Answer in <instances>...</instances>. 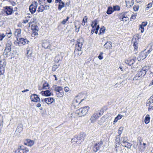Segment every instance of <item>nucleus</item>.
Masks as SVG:
<instances>
[{
  "label": "nucleus",
  "mask_w": 153,
  "mask_h": 153,
  "mask_svg": "<svg viewBox=\"0 0 153 153\" xmlns=\"http://www.w3.org/2000/svg\"><path fill=\"white\" fill-rule=\"evenodd\" d=\"M84 41V39L82 38L78 39L76 41L74 53L78 55H80L82 53L81 49Z\"/></svg>",
  "instance_id": "f257e3e1"
},
{
  "label": "nucleus",
  "mask_w": 153,
  "mask_h": 153,
  "mask_svg": "<svg viewBox=\"0 0 153 153\" xmlns=\"http://www.w3.org/2000/svg\"><path fill=\"white\" fill-rule=\"evenodd\" d=\"M89 108L88 106H84L77 110L76 113L79 117L84 116L88 112Z\"/></svg>",
  "instance_id": "f03ea898"
},
{
  "label": "nucleus",
  "mask_w": 153,
  "mask_h": 153,
  "mask_svg": "<svg viewBox=\"0 0 153 153\" xmlns=\"http://www.w3.org/2000/svg\"><path fill=\"white\" fill-rule=\"evenodd\" d=\"M127 12H123L121 13H120L118 15V18L120 21L126 22L128 20V18L126 14Z\"/></svg>",
  "instance_id": "7ed1b4c3"
},
{
  "label": "nucleus",
  "mask_w": 153,
  "mask_h": 153,
  "mask_svg": "<svg viewBox=\"0 0 153 153\" xmlns=\"http://www.w3.org/2000/svg\"><path fill=\"white\" fill-rule=\"evenodd\" d=\"M149 54V52H146L145 50L141 52L139 54V56L137 58V59L138 61L143 60L145 59Z\"/></svg>",
  "instance_id": "20e7f679"
},
{
  "label": "nucleus",
  "mask_w": 153,
  "mask_h": 153,
  "mask_svg": "<svg viewBox=\"0 0 153 153\" xmlns=\"http://www.w3.org/2000/svg\"><path fill=\"white\" fill-rule=\"evenodd\" d=\"M38 6V3L36 1H34L29 6V10L31 14L34 13L36 10Z\"/></svg>",
  "instance_id": "39448f33"
},
{
  "label": "nucleus",
  "mask_w": 153,
  "mask_h": 153,
  "mask_svg": "<svg viewBox=\"0 0 153 153\" xmlns=\"http://www.w3.org/2000/svg\"><path fill=\"white\" fill-rule=\"evenodd\" d=\"M6 65V62L4 61L0 62V72L1 75H3L5 70V68Z\"/></svg>",
  "instance_id": "423d86ee"
},
{
  "label": "nucleus",
  "mask_w": 153,
  "mask_h": 153,
  "mask_svg": "<svg viewBox=\"0 0 153 153\" xmlns=\"http://www.w3.org/2000/svg\"><path fill=\"white\" fill-rule=\"evenodd\" d=\"M12 42L11 41L9 40L7 41L6 47L4 50V53H6L7 54V53L10 51L11 50Z\"/></svg>",
  "instance_id": "0eeeda50"
},
{
  "label": "nucleus",
  "mask_w": 153,
  "mask_h": 153,
  "mask_svg": "<svg viewBox=\"0 0 153 153\" xmlns=\"http://www.w3.org/2000/svg\"><path fill=\"white\" fill-rule=\"evenodd\" d=\"M84 100V99L80 100L78 98V96L76 97L74 99L73 101V104L74 107L78 106Z\"/></svg>",
  "instance_id": "6e6552de"
},
{
  "label": "nucleus",
  "mask_w": 153,
  "mask_h": 153,
  "mask_svg": "<svg viewBox=\"0 0 153 153\" xmlns=\"http://www.w3.org/2000/svg\"><path fill=\"white\" fill-rule=\"evenodd\" d=\"M42 46L45 49H50V44L49 41L48 40H45L43 41Z\"/></svg>",
  "instance_id": "1a4fd4ad"
},
{
  "label": "nucleus",
  "mask_w": 153,
  "mask_h": 153,
  "mask_svg": "<svg viewBox=\"0 0 153 153\" xmlns=\"http://www.w3.org/2000/svg\"><path fill=\"white\" fill-rule=\"evenodd\" d=\"M30 99L32 101L36 102H40V100L38 95L35 94H33L30 96Z\"/></svg>",
  "instance_id": "9d476101"
},
{
  "label": "nucleus",
  "mask_w": 153,
  "mask_h": 153,
  "mask_svg": "<svg viewBox=\"0 0 153 153\" xmlns=\"http://www.w3.org/2000/svg\"><path fill=\"white\" fill-rule=\"evenodd\" d=\"M132 42L133 45V46L134 48V51L135 53H136L137 52H136V51H137L138 48L137 45L138 44V41L137 39L136 38H133L132 40Z\"/></svg>",
  "instance_id": "9b49d317"
},
{
  "label": "nucleus",
  "mask_w": 153,
  "mask_h": 153,
  "mask_svg": "<svg viewBox=\"0 0 153 153\" xmlns=\"http://www.w3.org/2000/svg\"><path fill=\"white\" fill-rule=\"evenodd\" d=\"M144 75L142 74V72L139 71H138L137 73L136 74L135 76L134 77L133 81L139 80L142 78L144 76Z\"/></svg>",
  "instance_id": "f8f14e48"
},
{
  "label": "nucleus",
  "mask_w": 153,
  "mask_h": 153,
  "mask_svg": "<svg viewBox=\"0 0 153 153\" xmlns=\"http://www.w3.org/2000/svg\"><path fill=\"white\" fill-rule=\"evenodd\" d=\"M102 141H100L98 143H96L94 146L93 150L95 152H97L99 150L101 146L102 145Z\"/></svg>",
  "instance_id": "ddd939ff"
},
{
  "label": "nucleus",
  "mask_w": 153,
  "mask_h": 153,
  "mask_svg": "<svg viewBox=\"0 0 153 153\" xmlns=\"http://www.w3.org/2000/svg\"><path fill=\"white\" fill-rule=\"evenodd\" d=\"M4 12L7 15H11L12 13L13 10V9L10 7L6 6L4 7Z\"/></svg>",
  "instance_id": "4468645a"
},
{
  "label": "nucleus",
  "mask_w": 153,
  "mask_h": 153,
  "mask_svg": "<svg viewBox=\"0 0 153 153\" xmlns=\"http://www.w3.org/2000/svg\"><path fill=\"white\" fill-rule=\"evenodd\" d=\"M136 59V58H130L128 60L125 61V62L128 65L131 66L135 62Z\"/></svg>",
  "instance_id": "2eb2a0df"
},
{
  "label": "nucleus",
  "mask_w": 153,
  "mask_h": 153,
  "mask_svg": "<svg viewBox=\"0 0 153 153\" xmlns=\"http://www.w3.org/2000/svg\"><path fill=\"white\" fill-rule=\"evenodd\" d=\"M85 137V134L84 133H82L80 134L79 136H77L78 140V143H81V142L84 141Z\"/></svg>",
  "instance_id": "dca6fc26"
},
{
  "label": "nucleus",
  "mask_w": 153,
  "mask_h": 153,
  "mask_svg": "<svg viewBox=\"0 0 153 153\" xmlns=\"http://www.w3.org/2000/svg\"><path fill=\"white\" fill-rule=\"evenodd\" d=\"M29 42V41L27 39L21 38L19 39V41L18 44L19 45L22 44L23 45H24L25 44H28Z\"/></svg>",
  "instance_id": "f3484780"
},
{
  "label": "nucleus",
  "mask_w": 153,
  "mask_h": 153,
  "mask_svg": "<svg viewBox=\"0 0 153 153\" xmlns=\"http://www.w3.org/2000/svg\"><path fill=\"white\" fill-rule=\"evenodd\" d=\"M120 135H117L116 137L115 142V148H117L119 146L120 143Z\"/></svg>",
  "instance_id": "a211bd4d"
},
{
  "label": "nucleus",
  "mask_w": 153,
  "mask_h": 153,
  "mask_svg": "<svg viewBox=\"0 0 153 153\" xmlns=\"http://www.w3.org/2000/svg\"><path fill=\"white\" fill-rule=\"evenodd\" d=\"M54 100V99L52 97H48L44 99V102L48 104H51Z\"/></svg>",
  "instance_id": "6ab92c4d"
},
{
  "label": "nucleus",
  "mask_w": 153,
  "mask_h": 153,
  "mask_svg": "<svg viewBox=\"0 0 153 153\" xmlns=\"http://www.w3.org/2000/svg\"><path fill=\"white\" fill-rule=\"evenodd\" d=\"M149 66H146L143 67L142 69L139 71L142 72V74L145 75L146 72L149 70Z\"/></svg>",
  "instance_id": "aec40b11"
},
{
  "label": "nucleus",
  "mask_w": 153,
  "mask_h": 153,
  "mask_svg": "<svg viewBox=\"0 0 153 153\" xmlns=\"http://www.w3.org/2000/svg\"><path fill=\"white\" fill-rule=\"evenodd\" d=\"M153 105V94L148 100L146 102V106H149L151 105Z\"/></svg>",
  "instance_id": "412c9836"
},
{
  "label": "nucleus",
  "mask_w": 153,
  "mask_h": 153,
  "mask_svg": "<svg viewBox=\"0 0 153 153\" xmlns=\"http://www.w3.org/2000/svg\"><path fill=\"white\" fill-rule=\"evenodd\" d=\"M41 93L42 95L46 97L50 96L51 95V93L49 90L42 91Z\"/></svg>",
  "instance_id": "4be33fe9"
},
{
  "label": "nucleus",
  "mask_w": 153,
  "mask_h": 153,
  "mask_svg": "<svg viewBox=\"0 0 153 153\" xmlns=\"http://www.w3.org/2000/svg\"><path fill=\"white\" fill-rule=\"evenodd\" d=\"M99 118L98 116L96 114V113H94L91 117L90 120L91 121V122H95Z\"/></svg>",
  "instance_id": "5701e85b"
},
{
  "label": "nucleus",
  "mask_w": 153,
  "mask_h": 153,
  "mask_svg": "<svg viewBox=\"0 0 153 153\" xmlns=\"http://www.w3.org/2000/svg\"><path fill=\"white\" fill-rule=\"evenodd\" d=\"M111 45L112 43L109 41H108L104 45L103 47L106 49L110 48L112 47Z\"/></svg>",
  "instance_id": "b1692460"
},
{
  "label": "nucleus",
  "mask_w": 153,
  "mask_h": 153,
  "mask_svg": "<svg viewBox=\"0 0 153 153\" xmlns=\"http://www.w3.org/2000/svg\"><path fill=\"white\" fill-rule=\"evenodd\" d=\"M53 87L54 88L55 91H56V92L63 91L62 88L61 86H58L56 85H55Z\"/></svg>",
  "instance_id": "393cba45"
},
{
  "label": "nucleus",
  "mask_w": 153,
  "mask_h": 153,
  "mask_svg": "<svg viewBox=\"0 0 153 153\" xmlns=\"http://www.w3.org/2000/svg\"><path fill=\"white\" fill-rule=\"evenodd\" d=\"M126 6L127 7H131L134 4V0H131V1L126 0Z\"/></svg>",
  "instance_id": "a878e982"
},
{
  "label": "nucleus",
  "mask_w": 153,
  "mask_h": 153,
  "mask_svg": "<svg viewBox=\"0 0 153 153\" xmlns=\"http://www.w3.org/2000/svg\"><path fill=\"white\" fill-rule=\"evenodd\" d=\"M122 142L121 143L122 144H125L127 143L128 140V137H122L121 138Z\"/></svg>",
  "instance_id": "bb28decb"
},
{
  "label": "nucleus",
  "mask_w": 153,
  "mask_h": 153,
  "mask_svg": "<svg viewBox=\"0 0 153 153\" xmlns=\"http://www.w3.org/2000/svg\"><path fill=\"white\" fill-rule=\"evenodd\" d=\"M78 141L79 140L77 136H74V138L71 139V142L74 144L75 143L77 144H79V143H78Z\"/></svg>",
  "instance_id": "cd10ccee"
},
{
  "label": "nucleus",
  "mask_w": 153,
  "mask_h": 153,
  "mask_svg": "<svg viewBox=\"0 0 153 153\" xmlns=\"http://www.w3.org/2000/svg\"><path fill=\"white\" fill-rule=\"evenodd\" d=\"M23 130L22 126V125L20 124L17 127L16 132L20 133Z\"/></svg>",
  "instance_id": "c85d7f7f"
},
{
  "label": "nucleus",
  "mask_w": 153,
  "mask_h": 153,
  "mask_svg": "<svg viewBox=\"0 0 153 153\" xmlns=\"http://www.w3.org/2000/svg\"><path fill=\"white\" fill-rule=\"evenodd\" d=\"M123 116L120 114H118L116 117L115 118L114 120L113 121L114 123H115L117 122L119 120L121 119Z\"/></svg>",
  "instance_id": "c756f323"
},
{
  "label": "nucleus",
  "mask_w": 153,
  "mask_h": 153,
  "mask_svg": "<svg viewBox=\"0 0 153 153\" xmlns=\"http://www.w3.org/2000/svg\"><path fill=\"white\" fill-rule=\"evenodd\" d=\"M114 11L113 8L112 7H109L108 8L106 13L108 15H110Z\"/></svg>",
  "instance_id": "7c9ffc66"
},
{
  "label": "nucleus",
  "mask_w": 153,
  "mask_h": 153,
  "mask_svg": "<svg viewBox=\"0 0 153 153\" xmlns=\"http://www.w3.org/2000/svg\"><path fill=\"white\" fill-rule=\"evenodd\" d=\"M26 141L28 143V146L31 147L34 145V142L33 141L29 139H27Z\"/></svg>",
  "instance_id": "2f4dec72"
},
{
  "label": "nucleus",
  "mask_w": 153,
  "mask_h": 153,
  "mask_svg": "<svg viewBox=\"0 0 153 153\" xmlns=\"http://www.w3.org/2000/svg\"><path fill=\"white\" fill-rule=\"evenodd\" d=\"M150 117L149 114H147L145 118L144 122L146 124H147L149 122Z\"/></svg>",
  "instance_id": "473e14b6"
},
{
  "label": "nucleus",
  "mask_w": 153,
  "mask_h": 153,
  "mask_svg": "<svg viewBox=\"0 0 153 153\" xmlns=\"http://www.w3.org/2000/svg\"><path fill=\"white\" fill-rule=\"evenodd\" d=\"M45 9V7L43 5H41L39 7L37 11L38 13L42 12Z\"/></svg>",
  "instance_id": "72a5a7b5"
},
{
  "label": "nucleus",
  "mask_w": 153,
  "mask_h": 153,
  "mask_svg": "<svg viewBox=\"0 0 153 153\" xmlns=\"http://www.w3.org/2000/svg\"><path fill=\"white\" fill-rule=\"evenodd\" d=\"M3 117L0 116V132L1 133L2 128L3 127Z\"/></svg>",
  "instance_id": "f704fd0d"
},
{
  "label": "nucleus",
  "mask_w": 153,
  "mask_h": 153,
  "mask_svg": "<svg viewBox=\"0 0 153 153\" xmlns=\"http://www.w3.org/2000/svg\"><path fill=\"white\" fill-rule=\"evenodd\" d=\"M149 49L147 51V52L149 53L153 49V43L150 44L148 46Z\"/></svg>",
  "instance_id": "c9c22d12"
},
{
  "label": "nucleus",
  "mask_w": 153,
  "mask_h": 153,
  "mask_svg": "<svg viewBox=\"0 0 153 153\" xmlns=\"http://www.w3.org/2000/svg\"><path fill=\"white\" fill-rule=\"evenodd\" d=\"M65 3L64 2H61L58 5V9L61 10V9L65 7Z\"/></svg>",
  "instance_id": "e433bc0d"
},
{
  "label": "nucleus",
  "mask_w": 153,
  "mask_h": 153,
  "mask_svg": "<svg viewBox=\"0 0 153 153\" xmlns=\"http://www.w3.org/2000/svg\"><path fill=\"white\" fill-rule=\"evenodd\" d=\"M49 86V84L46 82L44 83L43 85V87L42 89H47L49 88L48 86Z\"/></svg>",
  "instance_id": "4c0bfd02"
},
{
  "label": "nucleus",
  "mask_w": 153,
  "mask_h": 153,
  "mask_svg": "<svg viewBox=\"0 0 153 153\" xmlns=\"http://www.w3.org/2000/svg\"><path fill=\"white\" fill-rule=\"evenodd\" d=\"M95 113L98 116V117H99L101 116L102 115L103 113V111L102 109L98 110L97 111H96Z\"/></svg>",
  "instance_id": "58836bf2"
},
{
  "label": "nucleus",
  "mask_w": 153,
  "mask_h": 153,
  "mask_svg": "<svg viewBox=\"0 0 153 153\" xmlns=\"http://www.w3.org/2000/svg\"><path fill=\"white\" fill-rule=\"evenodd\" d=\"M146 147L144 146L141 145L138 146V149L139 151L143 152L145 149Z\"/></svg>",
  "instance_id": "ea45409f"
},
{
  "label": "nucleus",
  "mask_w": 153,
  "mask_h": 153,
  "mask_svg": "<svg viewBox=\"0 0 153 153\" xmlns=\"http://www.w3.org/2000/svg\"><path fill=\"white\" fill-rule=\"evenodd\" d=\"M56 94L57 97H61L63 96L64 93L63 91H62L59 92H56Z\"/></svg>",
  "instance_id": "a19ab883"
},
{
  "label": "nucleus",
  "mask_w": 153,
  "mask_h": 153,
  "mask_svg": "<svg viewBox=\"0 0 153 153\" xmlns=\"http://www.w3.org/2000/svg\"><path fill=\"white\" fill-rule=\"evenodd\" d=\"M122 145L126 147H127L129 149H130L131 148V144L130 143H128V142H127V143H126L125 144H122Z\"/></svg>",
  "instance_id": "79ce46f5"
},
{
  "label": "nucleus",
  "mask_w": 153,
  "mask_h": 153,
  "mask_svg": "<svg viewBox=\"0 0 153 153\" xmlns=\"http://www.w3.org/2000/svg\"><path fill=\"white\" fill-rule=\"evenodd\" d=\"M105 30V28L104 27H103V28H101L99 34L100 35L101 34H103L104 33Z\"/></svg>",
  "instance_id": "37998d69"
},
{
  "label": "nucleus",
  "mask_w": 153,
  "mask_h": 153,
  "mask_svg": "<svg viewBox=\"0 0 153 153\" xmlns=\"http://www.w3.org/2000/svg\"><path fill=\"white\" fill-rule=\"evenodd\" d=\"M113 9L114 11H119L120 10V7L118 5L115 6L113 7Z\"/></svg>",
  "instance_id": "c03bdc74"
},
{
  "label": "nucleus",
  "mask_w": 153,
  "mask_h": 153,
  "mask_svg": "<svg viewBox=\"0 0 153 153\" xmlns=\"http://www.w3.org/2000/svg\"><path fill=\"white\" fill-rule=\"evenodd\" d=\"M59 65H54L52 68V71L53 72L55 71L58 68Z\"/></svg>",
  "instance_id": "a18cd8bd"
},
{
  "label": "nucleus",
  "mask_w": 153,
  "mask_h": 153,
  "mask_svg": "<svg viewBox=\"0 0 153 153\" xmlns=\"http://www.w3.org/2000/svg\"><path fill=\"white\" fill-rule=\"evenodd\" d=\"M69 18L67 16L66 19H63L62 21L61 22V23L63 25H65L67 21H68Z\"/></svg>",
  "instance_id": "49530a36"
},
{
  "label": "nucleus",
  "mask_w": 153,
  "mask_h": 153,
  "mask_svg": "<svg viewBox=\"0 0 153 153\" xmlns=\"http://www.w3.org/2000/svg\"><path fill=\"white\" fill-rule=\"evenodd\" d=\"M123 128L122 127H120L118 129V134L119 135H120V136L121 134H122V131H123Z\"/></svg>",
  "instance_id": "de8ad7c7"
},
{
  "label": "nucleus",
  "mask_w": 153,
  "mask_h": 153,
  "mask_svg": "<svg viewBox=\"0 0 153 153\" xmlns=\"http://www.w3.org/2000/svg\"><path fill=\"white\" fill-rule=\"evenodd\" d=\"M148 106V111H151L153 110V106L151 105H149V106Z\"/></svg>",
  "instance_id": "09e8293b"
},
{
  "label": "nucleus",
  "mask_w": 153,
  "mask_h": 153,
  "mask_svg": "<svg viewBox=\"0 0 153 153\" xmlns=\"http://www.w3.org/2000/svg\"><path fill=\"white\" fill-rule=\"evenodd\" d=\"M152 3H149L148 4L147 7L146 8V10H148L150 8L152 7Z\"/></svg>",
  "instance_id": "8fccbe9b"
},
{
  "label": "nucleus",
  "mask_w": 153,
  "mask_h": 153,
  "mask_svg": "<svg viewBox=\"0 0 153 153\" xmlns=\"http://www.w3.org/2000/svg\"><path fill=\"white\" fill-rule=\"evenodd\" d=\"M139 7V5H134L133 7V9L134 11H137L138 10Z\"/></svg>",
  "instance_id": "3c124183"
},
{
  "label": "nucleus",
  "mask_w": 153,
  "mask_h": 153,
  "mask_svg": "<svg viewBox=\"0 0 153 153\" xmlns=\"http://www.w3.org/2000/svg\"><path fill=\"white\" fill-rule=\"evenodd\" d=\"M5 35L4 33L0 34V40L1 41L5 37Z\"/></svg>",
  "instance_id": "603ef678"
},
{
  "label": "nucleus",
  "mask_w": 153,
  "mask_h": 153,
  "mask_svg": "<svg viewBox=\"0 0 153 153\" xmlns=\"http://www.w3.org/2000/svg\"><path fill=\"white\" fill-rule=\"evenodd\" d=\"M100 28L99 25H97L96 27V28H94L95 29V33L96 34H97L98 30Z\"/></svg>",
  "instance_id": "864d4df0"
},
{
  "label": "nucleus",
  "mask_w": 153,
  "mask_h": 153,
  "mask_svg": "<svg viewBox=\"0 0 153 153\" xmlns=\"http://www.w3.org/2000/svg\"><path fill=\"white\" fill-rule=\"evenodd\" d=\"M139 29L141 30V32L142 33H143L144 31V27H143L141 25H140Z\"/></svg>",
  "instance_id": "5fc2aeb1"
},
{
  "label": "nucleus",
  "mask_w": 153,
  "mask_h": 153,
  "mask_svg": "<svg viewBox=\"0 0 153 153\" xmlns=\"http://www.w3.org/2000/svg\"><path fill=\"white\" fill-rule=\"evenodd\" d=\"M147 24V22H143L142 23L141 25H142L143 27H145L146 26Z\"/></svg>",
  "instance_id": "6e6d98bb"
},
{
  "label": "nucleus",
  "mask_w": 153,
  "mask_h": 153,
  "mask_svg": "<svg viewBox=\"0 0 153 153\" xmlns=\"http://www.w3.org/2000/svg\"><path fill=\"white\" fill-rule=\"evenodd\" d=\"M92 23L96 27V26H97V22L96 20H94V21L92 22Z\"/></svg>",
  "instance_id": "4d7b16f0"
},
{
  "label": "nucleus",
  "mask_w": 153,
  "mask_h": 153,
  "mask_svg": "<svg viewBox=\"0 0 153 153\" xmlns=\"http://www.w3.org/2000/svg\"><path fill=\"white\" fill-rule=\"evenodd\" d=\"M15 33H17V35H19V34H20L21 33V30L20 29H17L16 30Z\"/></svg>",
  "instance_id": "13d9d810"
},
{
  "label": "nucleus",
  "mask_w": 153,
  "mask_h": 153,
  "mask_svg": "<svg viewBox=\"0 0 153 153\" xmlns=\"http://www.w3.org/2000/svg\"><path fill=\"white\" fill-rule=\"evenodd\" d=\"M23 151V153H27L29 151V149L28 148H27Z\"/></svg>",
  "instance_id": "bf43d9fd"
},
{
  "label": "nucleus",
  "mask_w": 153,
  "mask_h": 153,
  "mask_svg": "<svg viewBox=\"0 0 153 153\" xmlns=\"http://www.w3.org/2000/svg\"><path fill=\"white\" fill-rule=\"evenodd\" d=\"M27 147H25L23 146H20L19 148V149L20 150H24L25 148H27Z\"/></svg>",
  "instance_id": "052dcab7"
},
{
  "label": "nucleus",
  "mask_w": 153,
  "mask_h": 153,
  "mask_svg": "<svg viewBox=\"0 0 153 153\" xmlns=\"http://www.w3.org/2000/svg\"><path fill=\"white\" fill-rule=\"evenodd\" d=\"M103 54L102 53H101L98 56V58L99 59L101 60L102 59L103 57V56H102V54Z\"/></svg>",
  "instance_id": "680f3d73"
},
{
  "label": "nucleus",
  "mask_w": 153,
  "mask_h": 153,
  "mask_svg": "<svg viewBox=\"0 0 153 153\" xmlns=\"http://www.w3.org/2000/svg\"><path fill=\"white\" fill-rule=\"evenodd\" d=\"M88 18L86 16H85L83 19V22H86L87 21Z\"/></svg>",
  "instance_id": "e2e57ef3"
},
{
  "label": "nucleus",
  "mask_w": 153,
  "mask_h": 153,
  "mask_svg": "<svg viewBox=\"0 0 153 153\" xmlns=\"http://www.w3.org/2000/svg\"><path fill=\"white\" fill-rule=\"evenodd\" d=\"M37 28L38 27L36 26L35 27H32V29L33 30H35V31L37 32L38 31V30Z\"/></svg>",
  "instance_id": "0e129e2a"
},
{
  "label": "nucleus",
  "mask_w": 153,
  "mask_h": 153,
  "mask_svg": "<svg viewBox=\"0 0 153 153\" xmlns=\"http://www.w3.org/2000/svg\"><path fill=\"white\" fill-rule=\"evenodd\" d=\"M32 53V52L31 51H30V50H28L27 51V55H28V54H29L30 55H31V54Z\"/></svg>",
  "instance_id": "69168bd1"
},
{
  "label": "nucleus",
  "mask_w": 153,
  "mask_h": 153,
  "mask_svg": "<svg viewBox=\"0 0 153 153\" xmlns=\"http://www.w3.org/2000/svg\"><path fill=\"white\" fill-rule=\"evenodd\" d=\"M38 33H37V32H36V31H34V32H33L32 34V36H36V35H38Z\"/></svg>",
  "instance_id": "338daca9"
},
{
  "label": "nucleus",
  "mask_w": 153,
  "mask_h": 153,
  "mask_svg": "<svg viewBox=\"0 0 153 153\" xmlns=\"http://www.w3.org/2000/svg\"><path fill=\"white\" fill-rule=\"evenodd\" d=\"M136 16H137V15L136 14H135L134 15H132L131 17V18L132 19H135Z\"/></svg>",
  "instance_id": "774afa93"
}]
</instances>
